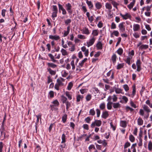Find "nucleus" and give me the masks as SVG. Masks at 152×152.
Instances as JSON below:
<instances>
[{
    "instance_id": "43",
    "label": "nucleus",
    "mask_w": 152,
    "mask_h": 152,
    "mask_svg": "<svg viewBox=\"0 0 152 152\" xmlns=\"http://www.w3.org/2000/svg\"><path fill=\"white\" fill-rule=\"evenodd\" d=\"M111 3L114 7H115L116 9L118 8L117 6L118 4L116 2L114 1H112Z\"/></svg>"
},
{
    "instance_id": "52",
    "label": "nucleus",
    "mask_w": 152,
    "mask_h": 152,
    "mask_svg": "<svg viewBox=\"0 0 152 152\" xmlns=\"http://www.w3.org/2000/svg\"><path fill=\"white\" fill-rule=\"evenodd\" d=\"M71 65L72 66V69L74 70L75 68V66L74 64V60H72L71 62Z\"/></svg>"
},
{
    "instance_id": "44",
    "label": "nucleus",
    "mask_w": 152,
    "mask_h": 152,
    "mask_svg": "<svg viewBox=\"0 0 152 152\" xmlns=\"http://www.w3.org/2000/svg\"><path fill=\"white\" fill-rule=\"evenodd\" d=\"M84 120L87 123L89 124L91 120V119L90 117L88 116L85 118Z\"/></svg>"
},
{
    "instance_id": "13",
    "label": "nucleus",
    "mask_w": 152,
    "mask_h": 152,
    "mask_svg": "<svg viewBox=\"0 0 152 152\" xmlns=\"http://www.w3.org/2000/svg\"><path fill=\"white\" fill-rule=\"evenodd\" d=\"M133 28L134 31H138L140 28V26L138 24H134L133 26Z\"/></svg>"
},
{
    "instance_id": "17",
    "label": "nucleus",
    "mask_w": 152,
    "mask_h": 152,
    "mask_svg": "<svg viewBox=\"0 0 152 152\" xmlns=\"http://www.w3.org/2000/svg\"><path fill=\"white\" fill-rule=\"evenodd\" d=\"M117 56L115 54H113L111 57V60L113 61V63L115 64L116 62Z\"/></svg>"
},
{
    "instance_id": "38",
    "label": "nucleus",
    "mask_w": 152,
    "mask_h": 152,
    "mask_svg": "<svg viewBox=\"0 0 152 152\" xmlns=\"http://www.w3.org/2000/svg\"><path fill=\"white\" fill-rule=\"evenodd\" d=\"M65 94L69 99L70 100L72 99V95L69 94V92L66 91L65 93Z\"/></svg>"
},
{
    "instance_id": "30",
    "label": "nucleus",
    "mask_w": 152,
    "mask_h": 152,
    "mask_svg": "<svg viewBox=\"0 0 152 152\" xmlns=\"http://www.w3.org/2000/svg\"><path fill=\"white\" fill-rule=\"evenodd\" d=\"M124 65V63L119 64L117 66L116 68L117 69H120L123 68Z\"/></svg>"
},
{
    "instance_id": "15",
    "label": "nucleus",
    "mask_w": 152,
    "mask_h": 152,
    "mask_svg": "<svg viewBox=\"0 0 152 152\" xmlns=\"http://www.w3.org/2000/svg\"><path fill=\"white\" fill-rule=\"evenodd\" d=\"M86 3L88 6L89 8L91 9L93 7V5L91 1H88L87 0L86 1Z\"/></svg>"
},
{
    "instance_id": "16",
    "label": "nucleus",
    "mask_w": 152,
    "mask_h": 152,
    "mask_svg": "<svg viewBox=\"0 0 152 152\" xmlns=\"http://www.w3.org/2000/svg\"><path fill=\"white\" fill-rule=\"evenodd\" d=\"M121 126L125 128L127 126V122L126 121H121L120 122Z\"/></svg>"
},
{
    "instance_id": "53",
    "label": "nucleus",
    "mask_w": 152,
    "mask_h": 152,
    "mask_svg": "<svg viewBox=\"0 0 152 152\" xmlns=\"http://www.w3.org/2000/svg\"><path fill=\"white\" fill-rule=\"evenodd\" d=\"M123 88L126 91H127L129 90V88L127 84H125L123 86Z\"/></svg>"
},
{
    "instance_id": "48",
    "label": "nucleus",
    "mask_w": 152,
    "mask_h": 152,
    "mask_svg": "<svg viewBox=\"0 0 152 152\" xmlns=\"http://www.w3.org/2000/svg\"><path fill=\"white\" fill-rule=\"evenodd\" d=\"M105 105L104 103H101L99 106L100 108L102 110L104 109L105 108Z\"/></svg>"
},
{
    "instance_id": "21",
    "label": "nucleus",
    "mask_w": 152,
    "mask_h": 152,
    "mask_svg": "<svg viewBox=\"0 0 152 152\" xmlns=\"http://www.w3.org/2000/svg\"><path fill=\"white\" fill-rule=\"evenodd\" d=\"M52 103L54 104V105H50V106L51 107H53L54 106H58L59 104L57 100L53 101L52 102Z\"/></svg>"
},
{
    "instance_id": "42",
    "label": "nucleus",
    "mask_w": 152,
    "mask_h": 152,
    "mask_svg": "<svg viewBox=\"0 0 152 152\" xmlns=\"http://www.w3.org/2000/svg\"><path fill=\"white\" fill-rule=\"evenodd\" d=\"M67 115L66 114H64L62 117V121L64 123H65L66 120Z\"/></svg>"
},
{
    "instance_id": "39",
    "label": "nucleus",
    "mask_w": 152,
    "mask_h": 152,
    "mask_svg": "<svg viewBox=\"0 0 152 152\" xmlns=\"http://www.w3.org/2000/svg\"><path fill=\"white\" fill-rule=\"evenodd\" d=\"M52 10L53 12H58V8L56 5H53Z\"/></svg>"
},
{
    "instance_id": "24",
    "label": "nucleus",
    "mask_w": 152,
    "mask_h": 152,
    "mask_svg": "<svg viewBox=\"0 0 152 152\" xmlns=\"http://www.w3.org/2000/svg\"><path fill=\"white\" fill-rule=\"evenodd\" d=\"M70 31V27L69 26L67 27V31H65L63 34V36L65 37L66 36L69 34Z\"/></svg>"
},
{
    "instance_id": "33",
    "label": "nucleus",
    "mask_w": 152,
    "mask_h": 152,
    "mask_svg": "<svg viewBox=\"0 0 152 152\" xmlns=\"http://www.w3.org/2000/svg\"><path fill=\"white\" fill-rule=\"evenodd\" d=\"M131 58L130 57H127L126 59L124 60L125 61L128 65H130L131 64L130 60Z\"/></svg>"
},
{
    "instance_id": "54",
    "label": "nucleus",
    "mask_w": 152,
    "mask_h": 152,
    "mask_svg": "<svg viewBox=\"0 0 152 152\" xmlns=\"http://www.w3.org/2000/svg\"><path fill=\"white\" fill-rule=\"evenodd\" d=\"M77 37L78 38L81 39H86L85 37L82 34H79L77 35Z\"/></svg>"
},
{
    "instance_id": "11",
    "label": "nucleus",
    "mask_w": 152,
    "mask_h": 152,
    "mask_svg": "<svg viewBox=\"0 0 152 152\" xmlns=\"http://www.w3.org/2000/svg\"><path fill=\"white\" fill-rule=\"evenodd\" d=\"M102 44L100 41L98 42L96 45L98 50H102Z\"/></svg>"
},
{
    "instance_id": "8",
    "label": "nucleus",
    "mask_w": 152,
    "mask_h": 152,
    "mask_svg": "<svg viewBox=\"0 0 152 152\" xmlns=\"http://www.w3.org/2000/svg\"><path fill=\"white\" fill-rule=\"evenodd\" d=\"M87 58H85L83 60L81 61L79 63V66H77V67L76 69L77 70H78V68L77 67H79V68H80L83 66V65L85 62H86L87 60Z\"/></svg>"
},
{
    "instance_id": "61",
    "label": "nucleus",
    "mask_w": 152,
    "mask_h": 152,
    "mask_svg": "<svg viewBox=\"0 0 152 152\" xmlns=\"http://www.w3.org/2000/svg\"><path fill=\"white\" fill-rule=\"evenodd\" d=\"M83 128L86 129V130H88L89 129L88 125L87 124H84L83 125Z\"/></svg>"
},
{
    "instance_id": "27",
    "label": "nucleus",
    "mask_w": 152,
    "mask_h": 152,
    "mask_svg": "<svg viewBox=\"0 0 152 152\" xmlns=\"http://www.w3.org/2000/svg\"><path fill=\"white\" fill-rule=\"evenodd\" d=\"M47 69L49 72L50 73L51 75H55L56 74V72L55 71L52 70L50 68L48 67Z\"/></svg>"
},
{
    "instance_id": "62",
    "label": "nucleus",
    "mask_w": 152,
    "mask_h": 152,
    "mask_svg": "<svg viewBox=\"0 0 152 152\" xmlns=\"http://www.w3.org/2000/svg\"><path fill=\"white\" fill-rule=\"evenodd\" d=\"M96 111L97 114V117H99L100 114V110L99 109H96Z\"/></svg>"
},
{
    "instance_id": "41",
    "label": "nucleus",
    "mask_w": 152,
    "mask_h": 152,
    "mask_svg": "<svg viewBox=\"0 0 152 152\" xmlns=\"http://www.w3.org/2000/svg\"><path fill=\"white\" fill-rule=\"evenodd\" d=\"M73 86V84L72 82H71L69 83L67 87L68 90H70L72 88Z\"/></svg>"
},
{
    "instance_id": "22",
    "label": "nucleus",
    "mask_w": 152,
    "mask_h": 152,
    "mask_svg": "<svg viewBox=\"0 0 152 152\" xmlns=\"http://www.w3.org/2000/svg\"><path fill=\"white\" fill-rule=\"evenodd\" d=\"M135 0H133V1L128 5L127 7L129 9H131L133 7L135 4Z\"/></svg>"
},
{
    "instance_id": "26",
    "label": "nucleus",
    "mask_w": 152,
    "mask_h": 152,
    "mask_svg": "<svg viewBox=\"0 0 152 152\" xmlns=\"http://www.w3.org/2000/svg\"><path fill=\"white\" fill-rule=\"evenodd\" d=\"M83 98V95H78L76 97V101L78 102L80 101L81 99H82Z\"/></svg>"
},
{
    "instance_id": "12",
    "label": "nucleus",
    "mask_w": 152,
    "mask_h": 152,
    "mask_svg": "<svg viewBox=\"0 0 152 152\" xmlns=\"http://www.w3.org/2000/svg\"><path fill=\"white\" fill-rule=\"evenodd\" d=\"M114 89L115 93L117 94H124V92H122V90L119 88L116 87L114 88Z\"/></svg>"
},
{
    "instance_id": "40",
    "label": "nucleus",
    "mask_w": 152,
    "mask_h": 152,
    "mask_svg": "<svg viewBox=\"0 0 152 152\" xmlns=\"http://www.w3.org/2000/svg\"><path fill=\"white\" fill-rule=\"evenodd\" d=\"M92 96L90 94H88L86 97V99L87 101H89L91 99Z\"/></svg>"
},
{
    "instance_id": "32",
    "label": "nucleus",
    "mask_w": 152,
    "mask_h": 152,
    "mask_svg": "<svg viewBox=\"0 0 152 152\" xmlns=\"http://www.w3.org/2000/svg\"><path fill=\"white\" fill-rule=\"evenodd\" d=\"M148 149L150 151H151L152 149V142L151 141H149L148 145Z\"/></svg>"
},
{
    "instance_id": "14",
    "label": "nucleus",
    "mask_w": 152,
    "mask_h": 152,
    "mask_svg": "<svg viewBox=\"0 0 152 152\" xmlns=\"http://www.w3.org/2000/svg\"><path fill=\"white\" fill-rule=\"evenodd\" d=\"M113 106L114 108H120L121 107V104L119 103H113Z\"/></svg>"
},
{
    "instance_id": "58",
    "label": "nucleus",
    "mask_w": 152,
    "mask_h": 152,
    "mask_svg": "<svg viewBox=\"0 0 152 152\" xmlns=\"http://www.w3.org/2000/svg\"><path fill=\"white\" fill-rule=\"evenodd\" d=\"M130 145V144L129 142H126L124 145V149L126 148H127Z\"/></svg>"
},
{
    "instance_id": "35",
    "label": "nucleus",
    "mask_w": 152,
    "mask_h": 152,
    "mask_svg": "<svg viewBox=\"0 0 152 152\" xmlns=\"http://www.w3.org/2000/svg\"><path fill=\"white\" fill-rule=\"evenodd\" d=\"M98 30H94L92 31V34L94 36H96L98 35Z\"/></svg>"
},
{
    "instance_id": "47",
    "label": "nucleus",
    "mask_w": 152,
    "mask_h": 152,
    "mask_svg": "<svg viewBox=\"0 0 152 152\" xmlns=\"http://www.w3.org/2000/svg\"><path fill=\"white\" fill-rule=\"evenodd\" d=\"M65 137L66 136L64 134H62V137H61V139H62V141H61V143H63L64 142H65Z\"/></svg>"
},
{
    "instance_id": "18",
    "label": "nucleus",
    "mask_w": 152,
    "mask_h": 152,
    "mask_svg": "<svg viewBox=\"0 0 152 152\" xmlns=\"http://www.w3.org/2000/svg\"><path fill=\"white\" fill-rule=\"evenodd\" d=\"M48 67H51L53 68H55L57 67V65L53 63H48L47 64Z\"/></svg>"
},
{
    "instance_id": "49",
    "label": "nucleus",
    "mask_w": 152,
    "mask_h": 152,
    "mask_svg": "<svg viewBox=\"0 0 152 152\" xmlns=\"http://www.w3.org/2000/svg\"><path fill=\"white\" fill-rule=\"evenodd\" d=\"M36 116L37 118V121L36 122V124L37 125V124L39 123V119L40 118L41 119V115H36Z\"/></svg>"
},
{
    "instance_id": "4",
    "label": "nucleus",
    "mask_w": 152,
    "mask_h": 152,
    "mask_svg": "<svg viewBox=\"0 0 152 152\" xmlns=\"http://www.w3.org/2000/svg\"><path fill=\"white\" fill-rule=\"evenodd\" d=\"M95 38L93 37L91 39H90L88 42H87V45L88 47L92 45L95 41Z\"/></svg>"
},
{
    "instance_id": "37",
    "label": "nucleus",
    "mask_w": 152,
    "mask_h": 152,
    "mask_svg": "<svg viewBox=\"0 0 152 152\" xmlns=\"http://www.w3.org/2000/svg\"><path fill=\"white\" fill-rule=\"evenodd\" d=\"M61 100L63 103H65L67 101V98L63 95L61 96Z\"/></svg>"
},
{
    "instance_id": "2",
    "label": "nucleus",
    "mask_w": 152,
    "mask_h": 152,
    "mask_svg": "<svg viewBox=\"0 0 152 152\" xmlns=\"http://www.w3.org/2000/svg\"><path fill=\"white\" fill-rule=\"evenodd\" d=\"M65 7L66 10L69 14H72V10L71 8L72 6L70 4L68 3L65 5Z\"/></svg>"
},
{
    "instance_id": "7",
    "label": "nucleus",
    "mask_w": 152,
    "mask_h": 152,
    "mask_svg": "<svg viewBox=\"0 0 152 152\" xmlns=\"http://www.w3.org/2000/svg\"><path fill=\"white\" fill-rule=\"evenodd\" d=\"M82 51L84 52V55L86 57L88 56V49H86L85 46H83L81 48Z\"/></svg>"
},
{
    "instance_id": "46",
    "label": "nucleus",
    "mask_w": 152,
    "mask_h": 152,
    "mask_svg": "<svg viewBox=\"0 0 152 152\" xmlns=\"http://www.w3.org/2000/svg\"><path fill=\"white\" fill-rule=\"evenodd\" d=\"M136 94V88L135 86H133V90L132 94V95L133 97Z\"/></svg>"
},
{
    "instance_id": "29",
    "label": "nucleus",
    "mask_w": 152,
    "mask_h": 152,
    "mask_svg": "<svg viewBox=\"0 0 152 152\" xmlns=\"http://www.w3.org/2000/svg\"><path fill=\"white\" fill-rule=\"evenodd\" d=\"M112 104L113 105L112 102H108L107 104V108L108 110H111L112 109Z\"/></svg>"
},
{
    "instance_id": "28",
    "label": "nucleus",
    "mask_w": 152,
    "mask_h": 152,
    "mask_svg": "<svg viewBox=\"0 0 152 152\" xmlns=\"http://www.w3.org/2000/svg\"><path fill=\"white\" fill-rule=\"evenodd\" d=\"M138 124L139 125H142L143 124V120L140 117L137 119Z\"/></svg>"
},
{
    "instance_id": "9",
    "label": "nucleus",
    "mask_w": 152,
    "mask_h": 152,
    "mask_svg": "<svg viewBox=\"0 0 152 152\" xmlns=\"http://www.w3.org/2000/svg\"><path fill=\"white\" fill-rule=\"evenodd\" d=\"M49 38L55 40H58L60 39V37L57 35H50L49 36Z\"/></svg>"
},
{
    "instance_id": "5",
    "label": "nucleus",
    "mask_w": 152,
    "mask_h": 152,
    "mask_svg": "<svg viewBox=\"0 0 152 152\" xmlns=\"http://www.w3.org/2000/svg\"><path fill=\"white\" fill-rule=\"evenodd\" d=\"M120 15L123 19L124 20H126L131 18V15L128 13H126L125 15H123L122 13H120Z\"/></svg>"
},
{
    "instance_id": "55",
    "label": "nucleus",
    "mask_w": 152,
    "mask_h": 152,
    "mask_svg": "<svg viewBox=\"0 0 152 152\" xmlns=\"http://www.w3.org/2000/svg\"><path fill=\"white\" fill-rule=\"evenodd\" d=\"M113 35L116 37L118 36L119 35V33L117 31H114L113 32Z\"/></svg>"
},
{
    "instance_id": "19",
    "label": "nucleus",
    "mask_w": 152,
    "mask_h": 152,
    "mask_svg": "<svg viewBox=\"0 0 152 152\" xmlns=\"http://www.w3.org/2000/svg\"><path fill=\"white\" fill-rule=\"evenodd\" d=\"M143 110L147 112L148 113L151 112V110L149 107L146 105H143Z\"/></svg>"
},
{
    "instance_id": "34",
    "label": "nucleus",
    "mask_w": 152,
    "mask_h": 152,
    "mask_svg": "<svg viewBox=\"0 0 152 152\" xmlns=\"http://www.w3.org/2000/svg\"><path fill=\"white\" fill-rule=\"evenodd\" d=\"M105 7L107 9L109 10H111L112 8L111 4L108 3H107L106 4Z\"/></svg>"
},
{
    "instance_id": "3",
    "label": "nucleus",
    "mask_w": 152,
    "mask_h": 152,
    "mask_svg": "<svg viewBox=\"0 0 152 152\" xmlns=\"http://www.w3.org/2000/svg\"><path fill=\"white\" fill-rule=\"evenodd\" d=\"M125 22H122L120 23L118 25L119 29L122 32H124L125 31V27L124 25Z\"/></svg>"
},
{
    "instance_id": "50",
    "label": "nucleus",
    "mask_w": 152,
    "mask_h": 152,
    "mask_svg": "<svg viewBox=\"0 0 152 152\" xmlns=\"http://www.w3.org/2000/svg\"><path fill=\"white\" fill-rule=\"evenodd\" d=\"M58 12H53L52 13V17L53 18V19L54 20L55 19L54 18L56 17L57 16V13Z\"/></svg>"
},
{
    "instance_id": "25",
    "label": "nucleus",
    "mask_w": 152,
    "mask_h": 152,
    "mask_svg": "<svg viewBox=\"0 0 152 152\" xmlns=\"http://www.w3.org/2000/svg\"><path fill=\"white\" fill-rule=\"evenodd\" d=\"M96 7L97 9H100L102 7V5L101 3L99 2H96L95 4Z\"/></svg>"
},
{
    "instance_id": "23",
    "label": "nucleus",
    "mask_w": 152,
    "mask_h": 152,
    "mask_svg": "<svg viewBox=\"0 0 152 152\" xmlns=\"http://www.w3.org/2000/svg\"><path fill=\"white\" fill-rule=\"evenodd\" d=\"M148 46L146 45H142L139 47V48L140 50H142L143 49H146L148 48Z\"/></svg>"
},
{
    "instance_id": "1",
    "label": "nucleus",
    "mask_w": 152,
    "mask_h": 152,
    "mask_svg": "<svg viewBox=\"0 0 152 152\" xmlns=\"http://www.w3.org/2000/svg\"><path fill=\"white\" fill-rule=\"evenodd\" d=\"M101 124V121L99 120H95L92 123L91 126V128H93L95 126H100Z\"/></svg>"
},
{
    "instance_id": "45",
    "label": "nucleus",
    "mask_w": 152,
    "mask_h": 152,
    "mask_svg": "<svg viewBox=\"0 0 152 152\" xmlns=\"http://www.w3.org/2000/svg\"><path fill=\"white\" fill-rule=\"evenodd\" d=\"M129 139L131 142H133L135 140V137L132 135L131 134L129 137Z\"/></svg>"
},
{
    "instance_id": "20",
    "label": "nucleus",
    "mask_w": 152,
    "mask_h": 152,
    "mask_svg": "<svg viewBox=\"0 0 152 152\" xmlns=\"http://www.w3.org/2000/svg\"><path fill=\"white\" fill-rule=\"evenodd\" d=\"M109 114L107 111H106L103 112L102 117L104 119H106L108 116Z\"/></svg>"
},
{
    "instance_id": "60",
    "label": "nucleus",
    "mask_w": 152,
    "mask_h": 152,
    "mask_svg": "<svg viewBox=\"0 0 152 152\" xmlns=\"http://www.w3.org/2000/svg\"><path fill=\"white\" fill-rule=\"evenodd\" d=\"M152 5H151L150 6H148L145 7V9L147 12H149L150 10L151 9L152 7Z\"/></svg>"
},
{
    "instance_id": "57",
    "label": "nucleus",
    "mask_w": 152,
    "mask_h": 152,
    "mask_svg": "<svg viewBox=\"0 0 152 152\" xmlns=\"http://www.w3.org/2000/svg\"><path fill=\"white\" fill-rule=\"evenodd\" d=\"M112 99H113V102H116L118 98L114 94L113 95V97Z\"/></svg>"
},
{
    "instance_id": "31",
    "label": "nucleus",
    "mask_w": 152,
    "mask_h": 152,
    "mask_svg": "<svg viewBox=\"0 0 152 152\" xmlns=\"http://www.w3.org/2000/svg\"><path fill=\"white\" fill-rule=\"evenodd\" d=\"M61 52L63 56H65L68 55V53L66 51V50H65L64 49L62 48Z\"/></svg>"
},
{
    "instance_id": "63",
    "label": "nucleus",
    "mask_w": 152,
    "mask_h": 152,
    "mask_svg": "<svg viewBox=\"0 0 152 152\" xmlns=\"http://www.w3.org/2000/svg\"><path fill=\"white\" fill-rule=\"evenodd\" d=\"M49 95L50 98H53L54 96L53 92V91H50L49 92Z\"/></svg>"
},
{
    "instance_id": "64",
    "label": "nucleus",
    "mask_w": 152,
    "mask_h": 152,
    "mask_svg": "<svg viewBox=\"0 0 152 152\" xmlns=\"http://www.w3.org/2000/svg\"><path fill=\"white\" fill-rule=\"evenodd\" d=\"M122 99L124 101L125 103H126L128 101L127 98L125 96H122Z\"/></svg>"
},
{
    "instance_id": "36",
    "label": "nucleus",
    "mask_w": 152,
    "mask_h": 152,
    "mask_svg": "<svg viewBox=\"0 0 152 152\" xmlns=\"http://www.w3.org/2000/svg\"><path fill=\"white\" fill-rule=\"evenodd\" d=\"M89 113V115H91L92 116L94 115L95 114V111H94V110L93 108L91 109L90 110Z\"/></svg>"
},
{
    "instance_id": "51",
    "label": "nucleus",
    "mask_w": 152,
    "mask_h": 152,
    "mask_svg": "<svg viewBox=\"0 0 152 152\" xmlns=\"http://www.w3.org/2000/svg\"><path fill=\"white\" fill-rule=\"evenodd\" d=\"M117 51L118 54L121 55L123 53V50L121 48H119Z\"/></svg>"
},
{
    "instance_id": "56",
    "label": "nucleus",
    "mask_w": 152,
    "mask_h": 152,
    "mask_svg": "<svg viewBox=\"0 0 152 152\" xmlns=\"http://www.w3.org/2000/svg\"><path fill=\"white\" fill-rule=\"evenodd\" d=\"M116 28V24L114 22L112 23H111V29H114L115 28Z\"/></svg>"
},
{
    "instance_id": "6",
    "label": "nucleus",
    "mask_w": 152,
    "mask_h": 152,
    "mask_svg": "<svg viewBox=\"0 0 152 152\" xmlns=\"http://www.w3.org/2000/svg\"><path fill=\"white\" fill-rule=\"evenodd\" d=\"M59 11L61 10L62 11V14L65 15L66 14V12L64 8L62 6L58 3V4Z\"/></svg>"
},
{
    "instance_id": "59",
    "label": "nucleus",
    "mask_w": 152,
    "mask_h": 152,
    "mask_svg": "<svg viewBox=\"0 0 152 152\" xmlns=\"http://www.w3.org/2000/svg\"><path fill=\"white\" fill-rule=\"evenodd\" d=\"M105 78H106V77H105ZM102 80L104 83L107 84H109V81L110 80L108 79L107 78H103Z\"/></svg>"
},
{
    "instance_id": "10",
    "label": "nucleus",
    "mask_w": 152,
    "mask_h": 152,
    "mask_svg": "<svg viewBox=\"0 0 152 152\" xmlns=\"http://www.w3.org/2000/svg\"><path fill=\"white\" fill-rule=\"evenodd\" d=\"M81 31H83V34L87 35L89 34L90 33L88 29L86 27L83 28Z\"/></svg>"
}]
</instances>
